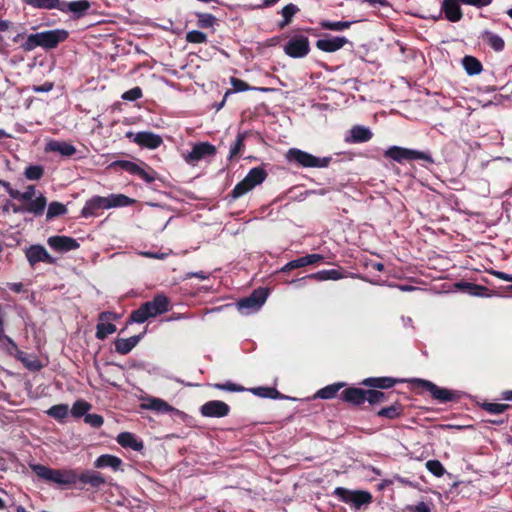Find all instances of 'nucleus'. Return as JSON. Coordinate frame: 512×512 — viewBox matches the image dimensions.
Listing matches in <instances>:
<instances>
[{
	"instance_id": "nucleus-31",
	"label": "nucleus",
	"mask_w": 512,
	"mask_h": 512,
	"mask_svg": "<svg viewBox=\"0 0 512 512\" xmlns=\"http://www.w3.org/2000/svg\"><path fill=\"white\" fill-rule=\"evenodd\" d=\"M146 408L159 412V413H173L178 412V410L168 404L166 401L160 398H151L148 400V404Z\"/></svg>"
},
{
	"instance_id": "nucleus-30",
	"label": "nucleus",
	"mask_w": 512,
	"mask_h": 512,
	"mask_svg": "<svg viewBox=\"0 0 512 512\" xmlns=\"http://www.w3.org/2000/svg\"><path fill=\"white\" fill-rule=\"evenodd\" d=\"M300 11L299 7L293 3L285 5L280 13L283 17L281 21L278 22V28L284 29L287 27L293 20V17Z\"/></svg>"
},
{
	"instance_id": "nucleus-4",
	"label": "nucleus",
	"mask_w": 512,
	"mask_h": 512,
	"mask_svg": "<svg viewBox=\"0 0 512 512\" xmlns=\"http://www.w3.org/2000/svg\"><path fill=\"white\" fill-rule=\"evenodd\" d=\"M144 166L145 168L129 160H116L110 164L109 168L122 169L150 184L156 180L157 173L150 166L146 164Z\"/></svg>"
},
{
	"instance_id": "nucleus-2",
	"label": "nucleus",
	"mask_w": 512,
	"mask_h": 512,
	"mask_svg": "<svg viewBox=\"0 0 512 512\" xmlns=\"http://www.w3.org/2000/svg\"><path fill=\"white\" fill-rule=\"evenodd\" d=\"M169 309V298L162 293L156 294L151 301L141 304L139 308L131 312L127 324L144 323L149 318L166 313Z\"/></svg>"
},
{
	"instance_id": "nucleus-29",
	"label": "nucleus",
	"mask_w": 512,
	"mask_h": 512,
	"mask_svg": "<svg viewBox=\"0 0 512 512\" xmlns=\"http://www.w3.org/2000/svg\"><path fill=\"white\" fill-rule=\"evenodd\" d=\"M398 382H401V380L391 377H372L365 379L362 384L370 387L387 389L393 387Z\"/></svg>"
},
{
	"instance_id": "nucleus-8",
	"label": "nucleus",
	"mask_w": 512,
	"mask_h": 512,
	"mask_svg": "<svg viewBox=\"0 0 512 512\" xmlns=\"http://www.w3.org/2000/svg\"><path fill=\"white\" fill-rule=\"evenodd\" d=\"M284 52L291 58H303L310 52V43L307 36L293 35L285 44Z\"/></svg>"
},
{
	"instance_id": "nucleus-51",
	"label": "nucleus",
	"mask_w": 512,
	"mask_h": 512,
	"mask_svg": "<svg viewBox=\"0 0 512 512\" xmlns=\"http://www.w3.org/2000/svg\"><path fill=\"white\" fill-rule=\"evenodd\" d=\"M186 41L193 44L206 43L207 35L198 30H192L186 34Z\"/></svg>"
},
{
	"instance_id": "nucleus-21",
	"label": "nucleus",
	"mask_w": 512,
	"mask_h": 512,
	"mask_svg": "<svg viewBox=\"0 0 512 512\" xmlns=\"http://www.w3.org/2000/svg\"><path fill=\"white\" fill-rule=\"evenodd\" d=\"M346 43H348V40L345 37L329 36L318 39L316 47L321 51L331 53L341 49Z\"/></svg>"
},
{
	"instance_id": "nucleus-61",
	"label": "nucleus",
	"mask_w": 512,
	"mask_h": 512,
	"mask_svg": "<svg viewBox=\"0 0 512 512\" xmlns=\"http://www.w3.org/2000/svg\"><path fill=\"white\" fill-rule=\"evenodd\" d=\"M341 399L345 402L352 403V387H347L342 391Z\"/></svg>"
},
{
	"instance_id": "nucleus-26",
	"label": "nucleus",
	"mask_w": 512,
	"mask_h": 512,
	"mask_svg": "<svg viewBox=\"0 0 512 512\" xmlns=\"http://www.w3.org/2000/svg\"><path fill=\"white\" fill-rule=\"evenodd\" d=\"M47 151L57 152L62 156L71 157L76 153V148L65 141H50L46 146Z\"/></svg>"
},
{
	"instance_id": "nucleus-57",
	"label": "nucleus",
	"mask_w": 512,
	"mask_h": 512,
	"mask_svg": "<svg viewBox=\"0 0 512 512\" xmlns=\"http://www.w3.org/2000/svg\"><path fill=\"white\" fill-rule=\"evenodd\" d=\"M466 287L468 288V290H469L468 292L471 295L481 296V297L488 296L487 294L484 293L486 288H484L482 286L466 284Z\"/></svg>"
},
{
	"instance_id": "nucleus-5",
	"label": "nucleus",
	"mask_w": 512,
	"mask_h": 512,
	"mask_svg": "<svg viewBox=\"0 0 512 512\" xmlns=\"http://www.w3.org/2000/svg\"><path fill=\"white\" fill-rule=\"evenodd\" d=\"M384 155L399 163L404 160H424L429 163L434 162L429 153L399 146L389 147L385 150Z\"/></svg>"
},
{
	"instance_id": "nucleus-60",
	"label": "nucleus",
	"mask_w": 512,
	"mask_h": 512,
	"mask_svg": "<svg viewBox=\"0 0 512 512\" xmlns=\"http://www.w3.org/2000/svg\"><path fill=\"white\" fill-rule=\"evenodd\" d=\"M336 493L343 495V499L346 502H349V501L352 502V491L344 489V488H337Z\"/></svg>"
},
{
	"instance_id": "nucleus-42",
	"label": "nucleus",
	"mask_w": 512,
	"mask_h": 512,
	"mask_svg": "<svg viewBox=\"0 0 512 512\" xmlns=\"http://www.w3.org/2000/svg\"><path fill=\"white\" fill-rule=\"evenodd\" d=\"M44 175V168L41 165H29L24 170V176L31 181L40 180Z\"/></svg>"
},
{
	"instance_id": "nucleus-44",
	"label": "nucleus",
	"mask_w": 512,
	"mask_h": 512,
	"mask_svg": "<svg viewBox=\"0 0 512 512\" xmlns=\"http://www.w3.org/2000/svg\"><path fill=\"white\" fill-rule=\"evenodd\" d=\"M250 391L259 397L277 399L280 397V393L276 388L272 387H256L250 389Z\"/></svg>"
},
{
	"instance_id": "nucleus-54",
	"label": "nucleus",
	"mask_w": 512,
	"mask_h": 512,
	"mask_svg": "<svg viewBox=\"0 0 512 512\" xmlns=\"http://www.w3.org/2000/svg\"><path fill=\"white\" fill-rule=\"evenodd\" d=\"M143 96L142 89L139 86H136L126 92H124L121 96L123 100L126 101H136Z\"/></svg>"
},
{
	"instance_id": "nucleus-14",
	"label": "nucleus",
	"mask_w": 512,
	"mask_h": 512,
	"mask_svg": "<svg viewBox=\"0 0 512 512\" xmlns=\"http://www.w3.org/2000/svg\"><path fill=\"white\" fill-rule=\"evenodd\" d=\"M118 316L114 312H102L99 314V323L96 326V338L98 340H104L108 335L116 332V325L113 323H104V321L115 320Z\"/></svg>"
},
{
	"instance_id": "nucleus-37",
	"label": "nucleus",
	"mask_w": 512,
	"mask_h": 512,
	"mask_svg": "<svg viewBox=\"0 0 512 512\" xmlns=\"http://www.w3.org/2000/svg\"><path fill=\"white\" fill-rule=\"evenodd\" d=\"M107 198L109 201V208L130 206L135 202L134 199H131L124 194H111Z\"/></svg>"
},
{
	"instance_id": "nucleus-24",
	"label": "nucleus",
	"mask_w": 512,
	"mask_h": 512,
	"mask_svg": "<svg viewBox=\"0 0 512 512\" xmlns=\"http://www.w3.org/2000/svg\"><path fill=\"white\" fill-rule=\"evenodd\" d=\"M121 465L122 460L111 454H102L93 463V466L97 469L109 467L113 471L119 470Z\"/></svg>"
},
{
	"instance_id": "nucleus-7",
	"label": "nucleus",
	"mask_w": 512,
	"mask_h": 512,
	"mask_svg": "<svg viewBox=\"0 0 512 512\" xmlns=\"http://www.w3.org/2000/svg\"><path fill=\"white\" fill-rule=\"evenodd\" d=\"M269 291L266 288L255 289L249 296L240 299L237 307L242 313L257 311L266 301Z\"/></svg>"
},
{
	"instance_id": "nucleus-39",
	"label": "nucleus",
	"mask_w": 512,
	"mask_h": 512,
	"mask_svg": "<svg viewBox=\"0 0 512 512\" xmlns=\"http://www.w3.org/2000/svg\"><path fill=\"white\" fill-rule=\"evenodd\" d=\"M251 190H253L251 186L243 179L235 185L232 191L228 194V197L231 200H237Z\"/></svg>"
},
{
	"instance_id": "nucleus-36",
	"label": "nucleus",
	"mask_w": 512,
	"mask_h": 512,
	"mask_svg": "<svg viewBox=\"0 0 512 512\" xmlns=\"http://www.w3.org/2000/svg\"><path fill=\"white\" fill-rule=\"evenodd\" d=\"M345 386L344 383H334L317 391L316 397L321 399H332L338 391Z\"/></svg>"
},
{
	"instance_id": "nucleus-55",
	"label": "nucleus",
	"mask_w": 512,
	"mask_h": 512,
	"mask_svg": "<svg viewBox=\"0 0 512 512\" xmlns=\"http://www.w3.org/2000/svg\"><path fill=\"white\" fill-rule=\"evenodd\" d=\"M85 423L91 425L94 428H99L102 426L104 420L103 417L99 414H86L84 417Z\"/></svg>"
},
{
	"instance_id": "nucleus-20",
	"label": "nucleus",
	"mask_w": 512,
	"mask_h": 512,
	"mask_svg": "<svg viewBox=\"0 0 512 512\" xmlns=\"http://www.w3.org/2000/svg\"><path fill=\"white\" fill-rule=\"evenodd\" d=\"M324 260V256L321 254H308L301 256L297 259L291 260L286 263L281 269L282 272H289L294 269L302 268L307 265H312Z\"/></svg>"
},
{
	"instance_id": "nucleus-1",
	"label": "nucleus",
	"mask_w": 512,
	"mask_h": 512,
	"mask_svg": "<svg viewBox=\"0 0 512 512\" xmlns=\"http://www.w3.org/2000/svg\"><path fill=\"white\" fill-rule=\"evenodd\" d=\"M30 468L40 479L60 486H72L79 481L84 486L99 489L107 483L104 475L96 470L87 469L77 474L73 469H53L42 464H31Z\"/></svg>"
},
{
	"instance_id": "nucleus-27",
	"label": "nucleus",
	"mask_w": 512,
	"mask_h": 512,
	"mask_svg": "<svg viewBox=\"0 0 512 512\" xmlns=\"http://www.w3.org/2000/svg\"><path fill=\"white\" fill-rule=\"evenodd\" d=\"M230 84L232 85V90H228L226 91L225 95H224V98L222 100V102L220 103L219 105V108H221L223 105H224V102L225 100L227 99V97L231 94V93H237V92H245V91H249V90H261V91H266L265 88H255V87H251L249 84H247L245 81L239 79V78H236V77H231L230 78Z\"/></svg>"
},
{
	"instance_id": "nucleus-17",
	"label": "nucleus",
	"mask_w": 512,
	"mask_h": 512,
	"mask_svg": "<svg viewBox=\"0 0 512 512\" xmlns=\"http://www.w3.org/2000/svg\"><path fill=\"white\" fill-rule=\"evenodd\" d=\"M90 7L91 4L88 0L60 1L59 10L63 13L71 12L75 19H79L85 16Z\"/></svg>"
},
{
	"instance_id": "nucleus-63",
	"label": "nucleus",
	"mask_w": 512,
	"mask_h": 512,
	"mask_svg": "<svg viewBox=\"0 0 512 512\" xmlns=\"http://www.w3.org/2000/svg\"><path fill=\"white\" fill-rule=\"evenodd\" d=\"M492 274L501 280L512 282V275L510 274L501 271H493Z\"/></svg>"
},
{
	"instance_id": "nucleus-48",
	"label": "nucleus",
	"mask_w": 512,
	"mask_h": 512,
	"mask_svg": "<svg viewBox=\"0 0 512 512\" xmlns=\"http://www.w3.org/2000/svg\"><path fill=\"white\" fill-rule=\"evenodd\" d=\"M484 39L495 51L503 50L504 40L499 35L491 32H485Z\"/></svg>"
},
{
	"instance_id": "nucleus-46",
	"label": "nucleus",
	"mask_w": 512,
	"mask_h": 512,
	"mask_svg": "<svg viewBox=\"0 0 512 512\" xmlns=\"http://www.w3.org/2000/svg\"><path fill=\"white\" fill-rule=\"evenodd\" d=\"M373 136L372 131L365 126H354V143L367 142Z\"/></svg>"
},
{
	"instance_id": "nucleus-33",
	"label": "nucleus",
	"mask_w": 512,
	"mask_h": 512,
	"mask_svg": "<svg viewBox=\"0 0 512 512\" xmlns=\"http://www.w3.org/2000/svg\"><path fill=\"white\" fill-rule=\"evenodd\" d=\"M247 132H240L237 134L234 143L230 146L229 159H233L239 156L244 150V141L246 139Z\"/></svg>"
},
{
	"instance_id": "nucleus-3",
	"label": "nucleus",
	"mask_w": 512,
	"mask_h": 512,
	"mask_svg": "<svg viewBox=\"0 0 512 512\" xmlns=\"http://www.w3.org/2000/svg\"><path fill=\"white\" fill-rule=\"evenodd\" d=\"M68 36L69 33L64 29L48 30L30 34L26 41L21 45V48L25 52L32 51L37 47L51 50L56 48L61 42H64Z\"/></svg>"
},
{
	"instance_id": "nucleus-53",
	"label": "nucleus",
	"mask_w": 512,
	"mask_h": 512,
	"mask_svg": "<svg viewBox=\"0 0 512 512\" xmlns=\"http://www.w3.org/2000/svg\"><path fill=\"white\" fill-rule=\"evenodd\" d=\"M218 390H224L229 392H243L245 388L239 384L227 381L226 383H215L213 385Z\"/></svg>"
},
{
	"instance_id": "nucleus-38",
	"label": "nucleus",
	"mask_w": 512,
	"mask_h": 512,
	"mask_svg": "<svg viewBox=\"0 0 512 512\" xmlns=\"http://www.w3.org/2000/svg\"><path fill=\"white\" fill-rule=\"evenodd\" d=\"M68 413L69 407L66 404L53 405L47 410V414L58 421L64 420L68 416Z\"/></svg>"
},
{
	"instance_id": "nucleus-59",
	"label": "nucleus",
	"mask_w": 512,
	"mask_h": 512,
	"mask_svg": "<svg viewBox=\"0 0 512 512\" xmlns=\"http://www.w3.org/2000/svg\"><path fill=\"white\" fill-rule=\"evenodd\" d=\"M0 187L4 188L11 198H14V193H16L17 189H14L8 181L0 180Z\"/></svg>"
},
{
	"instance_id": "nucleus-18",
	"label": "nucleus",
	"mask_w": 512,
	"mask_h": 512,
	"mask_svg": "<svg viewBox=\"0 0 512 512\" xmlns=\"http://www.w3.org/2000/svg\"><path fill=\"white\" fill-rule=\"evenodd\" d=\"M386 396L383 392L377 390H367L354 388V404H360L365 401L370 404H378L383 402Z\"/></svg>"
},
{
	"instance_id": "nucleus-62",
	"label": "nucleus",
	"mask_w": 512,
	"mask_h": 512,
	"mask_svg": "<svg viewBox=\"0 0 512 512\" xmlns=\"http://www.w3.org/2000/svg\"><path fill=\"white\" fill-rule=\"evenodd\" d=\"M8 288L15 293H21L24 291V285L21 282L9 283Z\"/></svg>"
},
{
	"instance_id": "nucleus-6",
	"label": "nucleus",
	"mask_w": 512,
	"mask_h": 512,
	"mask_svg": "<svg viewBox=\"0 0 512 512\" xmlns=\"http://www.w3.org/2000/svg\"><path fill=\"white\" fill-rule=\"evenodd\" d=\"M287 159L290 162H296L302 167H326L329 164V158H319L300 149L292 148L287 152Z\"/></svg>"
},
{
	"instance_id": "nucleus-64",
	"label": "nucleus",
	"mask_w": 512,
	"mask_h": 512,
	"mask_svg": "<svg viewBox=\"0 0 512 512\" xmlns=\"http://www.w3.org/2000/svg\"><path fill=\"white\" fill-rule=\"evenodd\" d=\"M414 512H430V508L425 502H419L414 507Z\"/></svg>"
},
{
	"instance_id": "nucleus-11",
	"label": "nucleus",
	"mask_w": 512,
	"mask_h": 512,
	"mask_svg": "<svg viewBox=\"0 0 512 512\" xmlns=\"http://www.w3.org/2000/svg\"><path fill=\"white\" fill-rule=\"evenodd\" d=\"M200 413L204 417L222 418L230 413V406L220 400H210L200 407Z\"/></svg>"
},
{
	"instance_id": "nucleus-35",
	"label": "nucleus",
	"mask_w": 512,
	"mask_h": 512,
	"mask_svg": "<svg viewBox=\"0 0 512 512\" xmlns=\"http://www.w3.org/2000/svg\"><path fill=\"white\" fill-rule=\"evenodd\" d=\"M341 273L339 270L331 269V270H322L318 271L316 273L310 274L307 276V278L318 280V281H325V280H337L340 279Z\"/></svg>"
},
{
	"instance_id": "nucleus-9",
	"label": "nucleus",
	"mask_w": 512,
	"mask_h": 512,
	"mask_svg": "<svg viewBox=\"0 0 512 512\" xmlns=\"http://www.w3.org/2000/svg\"><path fill=\"white\" fill-rule=\"evenodd\" d=\"M409 382L412 383L414 387L423 388L429 391L432 397L440 402L451 401L454 398V394L450 390L438 387L431 381L413 378L409 380Z\"/></svg>"
},
{
	"instance_id": "nucleus-10",
	"label": "nucleus",
	"mask_w": 512,
	"mask_h": 512,
	"mask_svg": "<svg viewBox=\"0 0 512 512\" xmlns=\"http://www.w3.org/2000/svg\"><path fill=\"white\" fill-rule=\"evenodd\" d=\"M216 152V147L209 142H199L192 147L185 160L189 164H195L202 159L215 156Z\"/></svg>"
},
{
	"instance_id": "nucleus-47",
	"label": "nucleus",
	"mask_w": 512,
	"mask_h": 512,
	"mask_svg": "<svg viewBox=\"0 0 512 512\" xmlns=\"http://www.w3.org/2000/svg\"><path fill=\"white\" fill-rule=\"evenodd\" d=\"M91 408V405L84 400H77L71 409V414L75 418H80L82 416L85 417L88 414V410Z\"/></svg>"
},
{
	"instance_id": "nucleus-32",
	"label": "nucleus",
	"mask_w": 512,
	"mask_h": 512,
	"mask_svg": "<svg viewBox=\"0 0 512 512\" xmlns=\"http://www.w3.org/2000/svg\"><path fill=\"white\" fill-rule=\"evenodd\" d=\"M462 64L469 75H478L482 71L481 62L473 56H465L462 60Z\"/></svg>"
},
{
	"instance_id": "nucleus-43",
	"label": "nucleus",
	"mask_w": 512,
	"mask_h": 512,
	"mask_svg": "<svg viewBox=\"0 0 512 512\" xmlns=\"http://www.w3.org/2000/svg\"><path fill=\"white\" fill-rule=\"evenodd\" d=\"M196 17L197 26L203 29L212 28L217 22L216 17L210 13H196Z\"/></svg>"
},
{
	"instance_id": "nucleus-56",
	"label": "nucleus",
	"mask_w": 512,
	"mask_h": 512,
	"mask_svg": "<svg viewBox=\"0 0 512 512\" xmlns=\"http://www.w3.org/2000/svg\"><path fill=\"white\" fill-rule=\"evenodd\" d=\"M508 408V405L502 403H486L484 409L491 414H501Z\"/></svg>"
},
{
	"instance_id": "nucleus-49",
	"label": "nucleus",
	"mask_w": 512,
	"mask_h": 512,
	"mask_svg": "<svg viewBox=\"0 0 512 512\" xmlns=\"http://www.w3.org/2000/svg\"><path fill=\"white\" fill-rule=\"evenodd\" d=\"M401 412V406L398 404H394L389 407L380 409L377 412V415L388 419H395L401 415Z\"/></svg>"
},
{
	"instance_id": "nucleus-23",
	"label": "nucleus",
	"mask_w": 512,
	"mask_h": 512,
	"mask_svg": "<svg viewBox=\"0 0 512 512\" xmlns=\"http://www.w3.org/2000/svg\"><path fill=\"white\" fill-rule=\"evenodd\" d=\"M441 9L450 22H458L462 19L463 13L457 0H443Z\"/></svg>"
},
{
	"instance_id": "nucleus-52",
	"label": "nucleus",
	"mask_w": 512,
	"mask_h": 512,
	"mask_svg": "<svg viewBox=\"0 0 512 512\" xmlns=\"http://www.w3.org/2000/svg\"><path fill=\"white\" fill-rule=\"evenodd\" d=\"M14 194L15 195H14L13 199L28 202V201L32 200L33 197L35 196L36 189H35L34 185H29V186H27L26 191L20 192L19 190H17L16 193H14Z\"/></svg>"
},
{
	"instance_id": "nucleus-50",
	"label": "nucleus",
	"mask_w": 512,
	"mask_h": 512,
	"mask_svg": "<svg viewBox=\"0 0 512 512\" xmlns=\"http://www.w3.org/2000/svg\"><path fill=\"white\" fill-rule=\"evenodd\" d=\"M425 466L431 474L438 478L442 477L446 472L444 466L438 460H429L426 462Z\"/></svg>"
},
{
	"instance_id": "nucleus-58",
	"label": "nucleus",
	"mask_w": 512,
	"mask_h": 512,
	"mask_svg": "<svg viewBox=\"0 0 512 512\" xmlns=\"http://www.w3.org/2000/svg\"><path fill=\"white\" fill-rule=\"evenodd\" d=\"M463 4L475 6L478 8L488 6L493 0H460Z\"/></svg>"
},
{
	"instance_id": "nucleus-22",
	"label": "nucleus",
	"mask_w": 512,
	"mask_h": 512,
	"mask_svg": "<svg viewBox=\"0 0 512 512\" xmlns=\"http://www.w3.org/2000/svg\"><path fill=\"white\" fill-rule=\"evenodd\" d=\"M144 333L145 332L140 333L138 335H134L129 338H117L114 341L115 351L121 355H126L130 353L142 339Z\"/></svg>"
},
{
	"instance_id": "nucleus-15",
	"label": "nucleus",
	"mask_w": 512,
	"mask_h": 512,
	"mask_svg": "<svg viewBox=\"0 0 512 512\" xmlns=\"http://www.w3.org/2000/svg\"><path fill=\"white\" fill-rule=\"evenodd\" d=\"M47 206V198L40 193L35 199L27 202L24 206H13L14 213L28 212L33 214L35 217L41 216L44 213L45 207Z\"/></svg>"
},
{
	"instance_id": "nucleus-28",
	"label": "nucleus",
	"mask_w": 512,
	"mask_h": 512,
	"mask_svg": "<svg viewBox=\"0 0 512 512\" xmlns=\"http://www.w3.org/2000/svg\"><path fill=\"white\" fill-rule=\"evenodd\" d=\"M268 174L263 167H254L252 168L247 175L244 177V180L254 189L256 186L260 185L265 181Z\"/></svg>"
},
{
	"instance_id": "nucleus-34",
	"label": "nucleus",
	"mask_w": 512,
	"mask_h": 512,
	"mask_svg": "<svg viewBox=\"0 0 512 512\" xmlns=\"http://www.w3.org/2000/svg\"><path fill=\"white\" fill-rule=\"evenodd\" d=\"M67 213V207L58 201H53L48 205V210L46 213V220L50 221L56 217L65 215Z\"/></svg>"
},
{
	"instance_id": "nucleus-40",
	"label": "nucleus",
	"mask_w": 512,
	"mask_h": 512,
	"mask_svg": "<svg viewBox=\"0 0 512 512\" xmlns=\"http://www.w3.org/2000/svg\"><path fill=\"white\" fill-rule=\"evenodd\" d=\"M24 2L34 8L39 9H58L60 6L59 0H24Z\"/></svg>"
},
{
	"instance_id": "nucleus-25",
	"label": "nucleus",
	"mask_w": 512,
	"mask_h": 512,
	"mask_svg": "<svg viewBox=\"0 0 512 512\" xmlns=\"http://www.w3.org/2000/svg\"><path fill=\"white\" fill-rule=\"evenodd\" d=\"M117 442L124 448H131L134 451H141L144 448V444L141 440H138L134 434L130 432H122L117 438Z\"/></svg>"
},
{
	"instance_id": "nucleus-13",
	"label": "nucleus",
	"mask_w": 512,
	"mask_h": 512,
	"mask_svg": "<svg viewBox=\"0 0 512 512\" xmlns=\"http://www.w3.org/2000/svg\"><path fill=\"white\" fill-rule=\"evenodd\" d=\"M47 244L51 249L60 253L76 250L80 246L76 239L64 235H55L49 237Z\"/></svg>"
},
{
	"instance_id": "nucleus-16",
	"label": "nucleus",
	"mask_w": 512,
	"mask_h": 512,
	"mask_svg": "<svg viewBox=\"0 0 512 512\" xmlns=\"http://www.w3.org/2000/svg\"><path fill=\"white\" fill-rule=\"evenodd\" d=\"M29 264L33 267L38 262L54 264L55 259L47 252V250L39 244L31 245L25 252Z\"/></svg>"
},
{
	"instance_id": "nucleus-41",
	"label": "nucleus",
	"mask_w": 512,
	"mask_h": 512,
	"mask_svg": "<svg viewBox=\"0 0 512 512\" xmlns=\"http://www.w3.org/2000/svg\"><path fill=\"white\" fill-rule=\"evenodd\" d=\"M372 502V495L367 491H354V509L369 505Z\"/></svg>"
},
{
	"instance_id": "nucleus-45",
	"label": "nucleus",
	"mask_w": 512,
	"mask_h": 512,
	"mask_svg": "<svg viewBox=\"0 0 512 512\" xmlns=\"http://www.w3.org/2000/svg\"><path fill=\"white\" fill-rule=\"evenodd\" d=\"M352 22L350 21H329L324 20L320 22V25L323 29L333 30V31H342L348 29L351 26Z\"/></svg>"
},
{
	"instance_id": "nucleus-19",
	"label": "nucleus",
	"mask_w": 512,
	"mask_h": 512,
	"mask_svg": "<svg viewBox=\"0 0 512 512\" xmlns=\"http://www.w3.org/2000/svg\"><path fill=\"white\" fill-rule=\"evenodd\" d=\"M109 209V201L107 197L94 196L86 201L81 210V215L85 218L96 215L97 210Z\"/></svg>"
},
{
	"instance_id": "nucleus-12",
	"label": "nucleus",
	"mask_w": 512,
	"mask_h": 512,
	"mask_svg": "<svg viewBox=\"0 0 512 512\" xmlns=\"http://www.w3.org/2000/svg\"><path fill=\"white\" fill-rule=\"evenodd\" d=\"M126 137L132 139V141L139 146L148 149H156L163 143L162 138L152 132H138L136 134L127 132Z\"/></svg>"
}]
</instances>
